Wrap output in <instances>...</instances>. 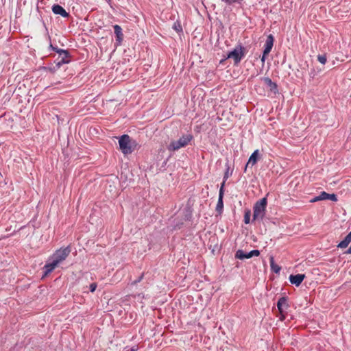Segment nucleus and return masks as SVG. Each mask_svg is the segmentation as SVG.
<instances>
[{
  "label": "nucleus",
  "instance_id": "nucleus-1",
  "mask_svg": "<svg viewBox=\"0 0 351 351\" xmlns=\"http://www.w3.org/2000/svg\"><path fill=\"white\" fill-rule=\"evenodd\" d=\"M71 252V247L69 245L56 250L51 256L49 259L50 262L47 263L44 267V276H47L61 263H62L68 257Z\"/></svg>",
  "mask_w": 351,
  "mask_h": 351
},
{
  "label": "nucleus",
  "instance_id": "nucleus-2",
  "mask_svg": "<svg viewBox=\"0 0 351 351\" xmlns=\"http://www.w3.org/2000/svg\"><path fill=\"white\" fill-rule=\"evenodd\" d=\"M119 144L120 149L125 155L133 152L138 145L137 142L128 134H123L119 138Z\"/></svg>",
  "mask_w": 351,
  "mask_h": 351
},
{
  "label": "nucleus",
  "instance_id": "nucleus-3",
  "mask_svg": "<svg viewBox=\"0 0 351 351\" xmlns=\"http://www.w3.org/2000/svg\"><path fill=\"white\" fill-rule=\"evenodd\" d=\"M193 136L191 134L182 135L178 140L172 141L167 146V149L170 152H175L180 148L185 147L193 140Z\"/></svg>",
  "mask_w": 351,
  "mask_h": 351
},
{
  "label": "nucleus",
  "instance_id": "nucleus-4",
  "mask_svg": "<svg viewBox=\"0 0 351 351\" xmlns=\"http://www.w3.org/2000/svg\"><path fill=\"white\" fill-rule=\"evenodd\" d=\"M267 200L266 197L256 202L254 206L253 221L262 220L265 215Z\"/></svg>",
  "mask_w": 351,
  "mask_h": 351
},
{
  "label": "nucleus",
  "instance_id": "nucleus-5",
  "mask_svg": "<svg viewBox=\"0 0 351 351\" xmlns=\"http://www.w3.org/2000/svg\"><path fill=\"white\" fill-rule=\"evenodd\" d=\"M245 48L242 47L241 45L237 46L232 51L229 52L226 58H232L234 62V64H238L241 59L245 56Z\"/></svg>",
  "mask_w": 351,
  "mask_h": 351
},
{
  "label": "nucleus",
  "instance_id": "nucleus-6",
  "mask_svg": "<svg viewBox=\"0 0 351 351\" xmlns=\"http://www.w3.org/2000/svg\"><path fill=\"white\" fill-rule=\"evenodd\" d=\"M285 306V296L281 297L278 302H277V307L274 308L273 311L277 315L278 317H279V319L280 321L284 320L285 317V311H284V306Z\"/></svg>",
  "mask_w": 351,
  "mask_h": 351
},
{
  "label": "nucleus",
  "instance_id": "nucleus-7",
  "mask_svg": "<svg viewBox=\"0 0 351 351\" xmlns=\"http://www.w3.org/2000/svg\"><path fill=\"white\" fill-rule=\"evenodd\" d=\"M260 252L258 250H253L250 252H245L242 250H238L235 254V258L237 259L243 260L245 258H250L253 256H258Z\"/></svg>",
  "mask_w": 351,
  "mask_h": 351
},
{
  "label": "nucleus",
  "instance_id": "nucleus-8",
  "mask_svg": "<svg viewBox=\"0 0 351 351\" xmlns=\"http://www.w3.org/2000/svg\"><path fill=\"white\" fill-rule=\"evenodd\" d=\"M223 187H224V182L222 183V184L220 187L219 193V199H218L217 204L216 206V210L219 213H221V211L223 210Z\"/></svg>",
  "mask_w": 351,
  "mask_h": 351
},
{
  "label": "nucleus",
  "instance_id": "nucleus-9",
  "mask_svg": "<svg viewBox=\"0 0 351 351\" xmlns=\"http://www.w3.org/2000/svg\"><path fill=\"white\" fill-rule=\"evenodd\" d=\"M305 278L304 274H298L296 275H290L289 280L291 284L298 287Z\"/></svg>",
  "mask_w": 351,
  "mask_h": 351
},
{
  "label": "nucleus",
  "instance_id": "nucleus-10",
  "mask_svg": "<svg viewBox=\"0 0 351 351\" xmlns=\"http://www.w3.org/2000/svg\"><path fill=\"white\" fill-rule=\"evenodd\" d=\"M52 11L56 14H60L62 17H68L69 14L60 5L55 4L52 6Z\"/></svg>",
  "mask_w": 351,
  "mask_h": 351
},
{
  "label": "nucleus",
  "instance_id": "nucleus-11",
  "mask_svg": "<svg viewBox=\"0 0 351 351\" xmlns=\"http://www.w3.org/2000/svg\"><path fill=\"white\" fill-rule=\"evenodd\" d=\"M114 32L116 36V41L118 45H120L123 40V34L122 33V28L119 25H114L113 26Z\"/></svg>",
  "mask_w": 351,
  "mask_h": 351
},
{
  "label": "nucleus",
  "instance_id": "nucleus-12",
  "mask_svg": "<svg viewBox=\"0 0 351 351\" xmlns=\"http://www.w3.org/2000/svg\"><path fill=\"white\" fill-rule=\"evenodd\" d=\"M319 198L320 201L326 200V199H330V200H331L332 202H337V195L335 194H334V193L329 194V193H327L325 191L321 192V193L319 195Z\"/></svg>",
  "mask_w": 351,
  "mask_h": 351
},
{
  "label": "nucleus",
  "instance_id": "nucleus-13",
  "mask_svg": "<svg viewBox=\"0 0 351 351\" xmlns=\"http://www.w3.org/2000/svg\"><path fill=\"white\" fill-rule=\"evenodd\" d=\"M258 150H255L252 155L250 156L246 165L245 167V171H247V168L249 167V165L253 166L255 165L258 160Z\"/></svg>",
  "mask_w": 351,
  "mask_h": 351
},
{
  "label": "nucleus",
  "instance_id": "nucleus-14",
  "mask_svg": "<svg viewBox=\"0 0 351 351\" xmlns=\"http://www.w3.org/2000/svg\"><path fill=\"white\" fill-rule=\"evenodd\" d=\"M351 242V231L348 233V234L345 237V239L341 241L337 245L338 247L340 248H346L348 247L349 243Z\"/></svg>",
  "mask_w": 351,
  "mask_h": 351
},
{
  "label": "nucleus",
  "instance_id": "nucleus-15",
  "mask_svg": "<svg viewBox=\"0 0 351 351\" xmlns=\"http://www.w3.org/2000/svg\"><path fill=\"white\" fill-rule=\"evenodd\" d=\"M50 47L52 48L53 51H56L59 54V56H62V55H64V58H69V51L59 49L57 47H54L52 45H51Z\"/></svg>",
  "mask_w": 351,
  "mask_h": 351
},
{
  "label": "nucleus",
  "instance_id": "nucleus-16",
  "mask_svg": "<svg viewBox=\"0 0 351 351\" xmlns=\"http://www.w3.org/2000/svg\"><path fill=\"white\" fill-rule=\"evenodd\" d=\"M270 266H271V271L276 274H278L280 272V271L281 270V267L275 263L273 257L270 258Z\"/></svg>",
  "mask_w": 351,
  "mask_h": 351
},
{
  "label": "nucleus",
  "instance_id": "nucleus-17",
  "mask_svg": "<svg viewBox=\"0 0 351 351\" xmlns=\"http://www.w3.org/2000/svg\"><path fill=\"white\" fill-rule=\"evenodd\" d=\"M273 44H274V37L271 34H270L267 36L264 46L266 47L272 49Z\"/></svg>",
  "mask_w": 351,
  "mask_h": 351
},
{
  "label": "nucleus",
  "instance_id": "nucleus-18",
  "mask_svg": "<svg viewBox=\"0 0 351 351\" xmlns=\"http://www.w3.org/2000/svg\"><path fill=\"white\" fill-rule=\"evenodd\" d=\"M60 58V60L57 62L56 65L59 68L62 64H67L70 62L69 58H64V55H62V56H59Z\"/></svg>",
  "mask_w": 351,
  "mask_h": 351
},
{
  "label": "nucleus",
  "instance_id": "nucleus-19",
  "mask_svg": "<svg viewBox=\"0 0 351 351\" xmlns=\"http://www.w3.org/2000/svg\"><path fill=\"white\" fill-rule=\"evenodd\" d=\"M250 217H251V212L250 210H247L245 212L244 215V222L246 224L250 223Z\"/></svg>",
  "mask_w": 351,
  "mask_h": 351
},
{
  "label": "nucleus",
  "instance_id": "nucleus-20",
  "mask_svg": "<svg viewBox=\"0 0 351 351\" xmlns=\"http://www.w3.org/2000/svg\"><path fill=\"white\" fill-rule=\"evenodd\" d=\"M317 60L321 64H325L327 61V58L325 54H319L317 56Z\"/></svg>",
  "mask_w": 351,
  "mask_h": 351
},
{
  "label": "nucleus",
  "instance_id": "nucleus-21",
  "mask_svg": "<svg viewBox=\"0 0 351 351\" xmlns=\"http://www.w3.org/2000/svg\"><path fill=\"white\" fill-rule=\"evenodd\" d=\"M225 2L226 4L231 5L234 3H240L243 0H221Z\"/></svg>",
  "mask_w": 351,
  "mask_h": 351
},
{
  "label": "nucleus",
  "instance_id": "nucleus-22",
  "mask_svg": "<svg viewBox=\"0 0 351 351\" xmlns=\"http://www.w3.org/2000/svg\"><path fill=\"white\" fill-rule=\"evenodd\" d=\"M97 288V284L96 283H92L90 285V291L91 292H94Z\"/></svg>",
  "mask_w": 351,
  "mask_h": 351
},
{
  "label": "nucleus",
  "instance_id": "nucleus-23",
  "mask_svg": "<svg viewBox=\"0 0 351 351\" xmlns=\"http://www.w3.org/2000/svg\"><path fill=\"white\" fill-rule=\"evenodd\" d=\"M271 48L266 47L264 46L263 53H265V55H268L269 53V52L271 51Z\"/></svg>",
  "mask_w": 351,
  "mask_h": 351
},
{
  "label": "nucleus",
  "instance_id": "nucleus-24",
  "mask_svg": "<svg viewBox=\"0 0 351 351\" xmlns=\"http://www.w3.org/2000/svg\"><path fill=\"white\" fill-rule=\"evenodd\" d=\"M318 201H320L319 198V195L315 196V197L312 198L309 202L311 203H314V202H318Z\"/></svg>",
  "mask_w": 351,
  "mask_h": 351
},
{
  "label": "nucleus",
  "instance_id": "nucleus-25",
  "mask_svg": "<svg viewBox=\"0 0 351 351\" xmlns=\"http://www.w3.org/2000/svg\"><path fill=\"white\" fill-rule=\"evenodd\" d=\"M228 177H229V171H228V169H227L226 172L224 174L223 183V182L225 183V181L228 179Z\"/></svg>",
  "mask_w": 351,
  "mask_h": 351
},
{
  "label": "nucleus",
  "instance_id": "nucleus-26",
  "mask_svg": "<svg viewBox=\"0 0 351 351\" xmlns=\"http://www.w3.org/2000/svg\"><path fill=\"white\" fill-rule=\"evenodd\" d=\"M265 82H266V83H267V84H269V85H271V84H272V82H271V79H269V78H267H267H265Z\"/></svg>",
  "mask_w": 351,
  "mask_h": 351
},
{
  "label": "nucleus",
  "instance_id": "nucleus-27",
  "mask_svg": "<svg viewBox=\"0 0 351 351\" xmlns=\"http://www.w3.org/2000/svg\"><path fill=\"white\" fill-rule=\"evenodd\" d=\"M143 277V275L142 274V275H141V276L138 278V280H135V281L134 282V284H136V283L139 282L142 280Z\"/></svg>",
  "mask_w": 351,
  "mask_h": 351
},
{
  "label": "nucleus",
  "instance_id": "nucleus-28",
  "mask_svg": "<svg viewBox=\"0 0 351 351\" xmlns=\"http://www.w3.org/2000/svg\"><path fill=\"white\" fill-rule=\"evenodd\" d=\"M267 56V55H265V53H263V56H262V57H261V61H262V62H263V63H264V62H265V58H266V56Z\"/></svg>",
  "mask_w": 351,
  "mask_h": 351
},
{
  "label": "nucleus",
  "instance_id": "nucleus-29",
  "mask_svg": "<svg viewBox=\"0 0 351 351\" xmlns=\"http://www.w3.org/2000/svg\"><path fill=\"white\" fill-rule=\"evenodd\" d=\"M178 27H179V28H178V27H177L176 25H175V26H174V28H175V29H176L177 32H179V31L182 30V28H181V27H180V25H178Z\"/></svg>",
  "mask_w": 351,
  "mask_h": 351
},
{
  "label": "nucleus",
  "instance_id": "nucleus-30",
  "mask_svg": "<svg viewBox=\"0 0 351 351\" xmlns=\"http://www.w3.org/2000/svg\"><path fill=\"white\" fill-rule=\"evenodd\" d=\"M348 254H351V246L348 248L347 252Z\"/></svg>",
  "mask_w": 351,
  "mask_h": 351
}]
</instances>
